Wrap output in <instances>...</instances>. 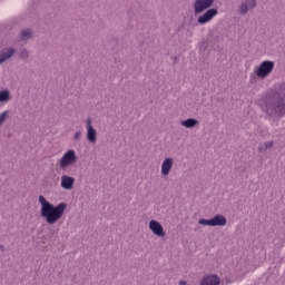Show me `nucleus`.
<instances>
[{
  "mask_svg": "<svg viewBox=\"0 0 285 285\" xmlns=\"http://www.w3.org/2000/svg\"><path fill=\"white\" fill-rule=\"evenodd\" d=\"M261 109L267 117L273 119L285 115V85H278L274 90L267 92L262 101Z\"/></svg>",
  "mask_w": 285,
  "mask_h": 285,
  "instance_id": "obj_1",
  "label": "nucleus"
},
{
  "mask_svg": "<svg viewBox=\"0 0 285 285\" xmlns=\"http://www.w3.org/2000/svg\"><path fill=\"white\" fill-rule=\"evenodd\" d=\"M39 204L41 206L40 215L43 217L49 226L57 224L59 219L63 217L66 209L68 208V204L60 203L57 206L52 205V203L48 202L46 197L39 196Z\"/></svg>",
  "mask_w": 285,
  "mask_h": 285,
  "instance_id": "obj_2",
  "label": "nucleus"
},
{
  "mask_svg": "<svg viewBox=\"0 0 285 285\" xmlns=\"http://www.w3.org/2000/svg\"><path fill=\"white\" fill-rule=\"evenodd\" d=\"M216 0H195L194 1V13L200 14L197 18V23L199 26H206V23H210L214 19V17H217L219 14V10L216 8H213L215 6ZM202 12H204L202 14Z\"/></svg>",
  "mask_w": 285,
  "mask_h": 285,
  "instance_id": "obj_3",
  "label": "nucleus"
},
{
  "mask_svg": "<svg viewBox=\"0 0 285 285\" xmlns=\"http://www.w3.org/2000/svg\"><path fill=\"white\" fill-rule=\"evenodd\" d=\"M273 70H275V62L271 60H265L257 68L256 76L258 77V79H266V77H268V75H271Z\"/></svg>",
  "mask_w": 285,
  "mask_h": 285,
  "instance_id": "obj_4",
  "label": "nucleus"
},
{
  "mask_svg": "<svg viewBox=\"0 0 285 285\" xmlns=\"http://www.w3.org/2000/svg\"><path fill=\"white\" fill-rule=\"evenodd\" d=\"M77 163V154L73 149H69L63 154L61 159L59 160L60 168H68V166H72V164Z\"/></svg>",
  "mask_w": 285,
  "mask_h": 285,
  "instance_id": "obj_5",
  "label": "nucleus"
},
{
  "mask_svg": "<svg viewBox=\"0 0 285 285\" xmlns=\"http://www.w3.org/2000/svg\"><path fill=\"white\" fill-rule=\"evenodd\" d=\"M257 8V0H243L238 6V14L243 17Z\"/></svg>",
  "mask_w": 285,
  "mask_h": 285,
  "instance_id": "obj_6",
  "label": "nucleus"
},
{
  "mask_svg": "<svg viewBox=\"0 0 285 285\" xmlns=\"http://www.w3.org/2000/svg\"><path fill=\"white\" fill-rule=\"evenodd\" d=\"M86 128H87V141H89V144H97V129H95V127H92V119L87 118L86 120Z\"/></svg>",
  "mask_w": 285,
  "mask_h": 285,
  "instance_id": "obj_7",
  "label": "nucleus"
},
{
  "mask_svg": "<svg viewBox=\"0 0 285 285\" xmlns=\"http://www.w3.org/2000/svg\"><path fill=\"white\" fill-rule=\"evenodd\" d=\"M222 279L216 274H209L203 276L198 285H219Z\"/></svg>",
  "mask_w": 285,
  "mask_h": 285,
  "instance_id": "obj_8",
  "label": "nucleus"
},
{
  "mask_svg": "<svg viewBox=\"0 0 285 285\" xmlns=\"http://www.w3.org/2000/svg\"><path fill=\"white\" fill-rule=\"evenodd\" d=\"M149 229L151 230V233H154V235H157V237H164V235H166V232H164V227L157 220L149 222Z\"/></svg>",
  "mask_w": 285,
  "mask_h": 285,
  "instance_id": "obj_9",
  "label": "nucleus"
},
{
  "mask_svg": "<svg viewBox=\"0 0 285 285\" xmlns=\"http://www.w3.org/2000/svg\"><path fill=\"white\" fill-rule=\"evenodd\" d=\"M60 186L65 190H72V186H75V178L71 176L62 175Z\"/></svg>",
  "mask_w": 285,
  "mask_h": 285,
  "instance_id": "obj_10",
  "label": "nucleus"
},
{
  "mask_svg": "<svg viewBox=\"0 0 285 285\" xmlns=\"http://www.w3.org/2000/svg\"><path fill=\"white\" fill-rule=\"evenodd\" d=\"M173 164H175V159L165 158L161 164V175H170V170H173Z\"/></svg>",
  "mask_w": 285,
  "mask_h": 285,
  "instance_id": "obj_11",
  "label": "nucleus"
},
{
  "mask_svg": "<svg viewBox=\"0 0 285 285\" xmlns=\"http://www.w3.org/2000/svg\"><path fill=\"white\" fill-rule=\"evenodd\" d=\"M14 52H16V50L12 47L1 50L0 51V63H6V61H8V59L12 58Z\"/></svg>",
  "mask_w": 285,
  "mask_h": 285,
  "instance_id": "obj_12",
  "label": "nucleus"
},
{
  "mask_svg": "<svg viewBox=\"0 0 285 285\" xmlns=\"http://www.w3.org/2000/svg\"><path fill=\"white\" fill-rule=\"evenodd\" d=\"M226 224H228V220L222 214H218L212 218V226H226Z\"/></svg>",
  "mask_w": 285,
  "mask_h": 285,
  "instance_id": "obj_13",
  "label": "nucleus"
},
{
  "mask_svg": "<svg viewBox=\"0 0 285 285\" xmlns=\"http://www.w3.org/2000/svg\"><path fill=\"white\" fill-rule=\"evenodd\" d=\"M32 37H33V33H32L31 29H22L20 31L21 41H28V40L32 39Z\"/></svg>",
  "mask_w": 285,
  "mask_h": 285,
  "instance_id": "obj_14",
  "label": "nucleus"
},
{
  "mask_svg": "<svg viewBox=\"0 0 285 285\" xmlns=\"http://www.w3.org/2000/svg\"><path fill=\"white\" fill-rule=\"evenodd\" d=\"M198 124L199 121L195 118H189L180 122V125L184 126L185 128H195V126H197Z\"/></svg>",
  "mask_w": 285,
  "mask_h": 285,
  "instance_id": "obj_15",
  "label": "nucleus"
},
{
  "mask_svg": "<svg viewBox=\"0 0 285 285\" xmlns=\"http://www.w3.org/2000/svg\"><path fill=\"white\" fill-rule=\"evenodd\" d=\"M274 144H275L274 141H267V142H265L264 145H262V146L258 148L259 153H266V150L273 148Z\"/></svg>",
  "mask_w": 285,
  "mask_h": 285,
  "instance_id": "obj_16",
  "label": "nucleus"
},
{
  "mask_svg": "<svg viewBox=\"0 0 285 285\" xmlns=\"http://www.w3.org/2000/svg\"><path fill=\"white\" fill-rule=\"evenodd\" d=\"M10 117V111L4 110L0 114V126H3L6 124V120Z\"/></svg>",
  "mask_w": 285,
  "mask_h": 285,
  "instance_id": "obj_17",
  "label": "nucleus"
},
{
  "mask_svg": "<svg viewBox=\"0 0 285 285\" xmlns=\"http://www.w3.org/2000/svg\"><path fill=\"white\" fill-rule=\"evenodd\" d=\"M10 99V91L2 90L0 91V101H8Z\"/></svg>",
  "mask_w": 285,
  "mask_h": 285,
  "instance_id": "obj_18",
  "label": "nucleus"
},
{
  "mask_svg": "<svg viewBox=\"0 0 285 285\" xmlns=\"http://www.w3.org/2000/svg\"><path fill=\"white\" fill-rule=\"evenodd\" d=\"M198 224H200V226H213V219L200 218L198 220Z\"/></svg>",
  "mask_w": 285,
  "mask_h": 285,
  "instance_id": "obj_19",
  "label": "nucleus"
},
{
  "mask_svg": "<svg viewBox=\"0 0 285 285\" xmlns=\"http://www.w3.org/2000/svg\"><path fill=\"white\" fill-rule=\"evenodd\" d=\"M28 57H30V51H28V49H22L20 51V59H28Z\"/></svg>",
  "mask_w": 285,
  "mask_h": 285,
  "instance_id": "obj_20",
  "label": "nucleus"
},
{
  "mask_svg": "<svg viewBox=\"0 0 285 285\" xmlns=\"http://www.w3.org/2000/svg\"><path fill=\"white\" fill-rule=\"evenodd\" d=\"M73 139L75 141H79V139H81V131H76L73 135Z\"/></svg>",
  "mask_w": 285,
  "mask_h": 285,
  "instance_id": "obj_21",
  "label": "nucleus"
},
{
  "mask_svg": "<svg viewBox=\"0 0 285 285\" xmlns=\"http://www.w3.org/2000/svg\"><path fill=\"white\" fill-rule=\"evenodd\" d=\"M0 250L3 253V250H6V248L3 247V245H0Z\"/></svg>",
  "mask_w": 285,
  "mask_h": 285,
  "instance_id": "obj_22",
  "label": "nucleus"
},
{
  "mask_svg": "<svg viewBox=\"0 0 285 285\" xmlns=\"http://www.w3.org/2000/svg\"><path fill=\"white\" fill-rule=\"evenodd\" d=\"M179 285H186V281H180Z\"/></svg>",
  "mask_w": 285,
  "mask_h": 285,
  "instance_id": "obj_23",
  "label": "nucleus"
}]
</instances>
